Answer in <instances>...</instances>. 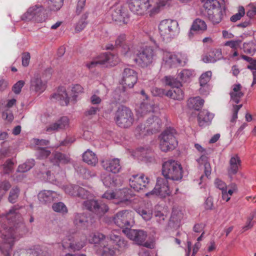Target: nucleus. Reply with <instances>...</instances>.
Instances as JSON below:
<instances>
[{
	"mask_svg": "<svg viewBox=\"0 0 256 256\" xmlns=\"http://www.w3.org/2000/svg\"><path fill=\"white\" fill-rule=\"evenodd\" d=\"M203 6L205 10L204 14L213 24L220 23L225 14L224 8L218 0H204Z\"/></svg>",
	"mask_w": 256,
	"mask_h": 256,
	"instance_id": "obj_3",
	"label": "nucleus"
},
{
	"mask_svg": "<svg viewBox=\"0 0 256 256\" xmlns=\"http://www.w3.org/2000/svg\"><path fill=\"white\" fill-rule=\"evenodd\" d=\"M162 174L164 179L178 180L182 178V168L177 162L169 160L162 164Z\"/></svg>",
	"mask_w": 256,
	"mask_h": 256,
	"instance_id": "obj_6",
	"label": "nucleus"
},
{
	"mask_svg": "<svg viewBox=\"0 0 256 256\" xmlns=\"http://www.w3.org/2000/svg\"><path fill=\"white\" fill-rule=\"evenodd\" d=\"M162 60V64L168 68H175L178 65L184 66L188 60L186 54L181 52L176 54L165 52Z\"/></svg>",
	"mask_w": 256,
	"mask_h": 256,
	"instance_id": "obj_8",
	"label": "nucleus"
},
{
	"mask_svg": "<svg viewBox=\"0 0 256 256\" xmlns=\"http://www.w3.org/2000/svg\"><path fill=\"white\" fill-rule=\"evenodd\" d=\"M156 56L154 49L150 46H146L137 54L134 60L142 67H147L152 64Z\"/></svg>",
	"mask_w": 256,
	"mask_h": 256,
	"instance_id": "obj_17",
	"label": "nucleus"
},
{
	"mask_svg": "<svg viewBox=\"0 0 256 256\" xmlns=\"http://www.w3.org/2000/svg\"><path fill=\"white\" fill-rule=\"evenodd\" d=\"M77 189L78 190L76 191V196H78L82 198H88L90 193L88 190H86L84 188H82L78 186Z\"/></svg>",
	"mask_w": 256,
	"mask_h": 256,
	"instance_id": "obj_57",
	"label": "nucleus"
},
{
	"mask_svg": "<svg viewBox=\"0 0 256 256\" xmlns=\"http://www.w3.org/2000/svg\"><path fill=\"white\" fill-rule=\"evenodd\" d=\"M24 84V82L23 80H19L16 82L12 86V91L16 94H19L22 90V88Z\"/></svg>",
	"mask_w": 256,
	"mask_h": 256,
	"instance_id": "obj_60",
	"label": "nucleus"
},
{
	"mask_svg": "<svg viewBox=\"0 0 256 256\" xmlns=\"http://www.w3.org/2000/svg\"><path fill=\"white\" fill-rule=\"evenodd\" d=\"M73 222L77 227L85 229L88 226V218L84 213H76L74 216Z\"/></svg>",
	"mask_w": 256,
	"mask_h": 256,
	"instance_id": "obj_31",
	"label": "nucleus"
},
{
	"mask_svg": "<svg viewBox=\"0 0 256 256\" xmlns=\"http://www.w3.org/2000/svg\"><path fill=\"white\" fill-rule=\"evenodd\" d=\"M78 188V186L73 184H68L64 186L66 193L73 196H76Z\"/></svg>",
	"mask_w": 256,
	"mask_h": 256,
	"instance_id": "obj_55",
	"label": "nucleus"
},
{
	"mask_svg": "<svg viewBox=\"0 0 256 256\" xmlns=\"http://www.w3.org/2000/svg\"><path fill=\"white\" fill-rule=\"evenodd\" d=\"M42 2V0H38ZM46 9L50 11H58L62 7L64 0H46Z\"/></svg>",
	"mask_w": 256,
	"mask_h": 256,
	"instance_id": "obj_41",
	"label": "nucleus"
},
{
	"mask_svg": "<svg viewBox=\"0 0 256 256\" xmlns=\"http://www.w3.org/2000/svg\"><path fill=\"white\" fill-rule=\"evenodd\" d=\"M171 190L170 188L168 180L163 178H158L154 188L151 191L146 192L147 197L158 196L161 198H165L170 196Z\"/></svg>",
	"mask_w": 256,
	"mask_h": 256,
	"instance_id": "obj_12",
	"label": "nucleus"
},
{
	"mask_svg": "<svg viewBox=\"0 0 256 256\" xmlns=\"http://www.w3.org/2000/svg\"><path fill=\"white\" fill-rule=\"evenodd\" d=\"M28 256H48L46 252L44 251L40 246H35L26 251Z\"/></svg>",
	"mask_w": 256,
	"mask_h": 256,
	"instance_id": "obj_45",
	"label": "nucleus"
},
{
	"mask_svg": "<svg viewBox=\"0 0 256 256\" xmlns=\"http://www.w3.org/2000/svg\"><path fill=\"white\" fill-rule=\"evenodd\" d=\"M62 250H68L73 252L79 251L86 245L85 238L68 236L61 242Z\"/></svg>",
	"mask_w": 256,
	"mask_h": 256,
	"instance_id": "obj_15",
	"label": "nucleus"
},
{
	"mask_svg": "<svg viewBox=\"0 0 256 256\" xmlns=\"http://www.w3.org/2000/svg\"><path fill=\"white\" fill-rule=\"evenodd\" d=\"M114 121L122 128H128L134 122V116L132 110L126 106L119 107L115 113Z\"/></svg>",
	"mask_w": 256,
	"mask_h": 256,
	"instance_id": "obj_7",
	"label": "nucleus"
},
{
	"mask_svg": "<svg viewBox=\"0 0 256 256\" xmlns=\"http://www.w3.org/2000/svg\"><path fill=\"white\" fill-rule=\"evenodd\" d=\"M192 30L195 29V30L198 32H204L207 29V25L206 22L200 18H196L195 20L192 25Z\"/></svg>",
	"mask_w": 256,
	"mask_h": 256,
	"instance_id": "obj_46",
	"label": "nucleus"
},
{
	"mask_svg": "<svg viewBox=\"0 0 256 256\" xmlns=\"http://www.w3.org/2000/svg\"><path fill=\"white\" fill-rule=\"evenodd\" d=\"M242 41L240 40H230L225 43V46H229L232 48L236 49L240 47Z\"/></svg>",
	"mask_w": 256,
	"mask_h": 256,
	"instance_id": "obj_64",
	"label": "nucleus"
},
{
	"mask_svg": "<svg viewBox=\"0 0 256 256\" xmlns=\"http://www.w3.org/2000/svg\"><path fill=\"white\" fill-rule=\"evenodd\" d=\"M59 194L55 191L43 190L38 194L39 201L43 204H50L58 198Z\"/></svg>",
	"mask_w": 256,
	"mask_h": 256,
	"instance_id": "obj_26",
	"label": "nucleus"
},
{
	"mask_svg": "<svg viewBox=\"0 0 256 256\" xmlns=\"http://www.w3.org/2000/svg\"><path fill=\"white\" fill-rule=\"evenodd\" d=\"M122 48V52L127 57H130L134 54V51L132 47H130L127 44H124L121 46Z\"/></svg>",
	"mask_w": 256,
	"mask_h": 256,
	"instance_id": "obj_56",
	"label": "nucleus"
},
{
	"mask_svg": "<svg viewBox=\"0 0 256 256\" xmlns=\"http://www.w3.org/2000/svg\"><path fill=\"white\" fill-rule=\"evenodd\" d=\"M70 126V120L67 116H62L55 122L50 124L46 128L47 132L58 131L68 128Z\"/></svg>",
	"mask_w": 256,
	"mask_h": 256,
	"instance_id": "obj_28",
	"label": "nucleus"
},
{
	"mask_svg": "<svg viewBox=\"0 0 256 256\" xmlns=\"http://www.w3.org/2000/svg\"><path fill=\"white\" fill-rule=\"evenodd\" d=\"M46 82L42 80L40 74H36L30 80V90L32 92L40 95L46 90Z\"/></svg>",
	"mask_w": 256,
	"mask_h": 256,
	"instance_id": "obj_22",
	"label": "nucleus"
},
{
	"mask_svg": "<svg viewBox=\"0 0 256 256\" xmlns=\"http://www.w3.org/2000/svg\"><path fill=\"white\" fill-rule=\"evenodd\" d=\"M51 152L46 148L38 147L36 152V156L39 159H44L46 158Z\"/></svg>",
	"mask_w": 256,
	"mask_h": 256,
	"instance_id": "obj_54",
	"label": "nucleus"
},
{
	"mask_svg": "<svg viewBox=\"0 0 256 256\" xmlns=\"http://www.w3.org/2000/svg\"><path fill=\"white\" fill-rule=\"evenodd\" d=\"M122 232L128 238L134 242L136 244L142 245L148 248H152V244L150 243L145 242L148 236L146 232L140 230L130 228L123 230Z\"/></svg>",
	"mask_w": 256,
	"mask_h": 256,
	"instance_id": "obj_13",
	"label": "nucleus"
},
{
	"mask_svg": "<svg viewBox=\"0 0 256 256\" xmlns=\"http://www.w3.org/2000/svg\"><path fill=\"white\" fill-rule=\"evenodd\" d=\"M242 58L250 62V64L248 66V69L250 70H252L253 69L256 70V60L245 55H242Z\"/></svg>",
	"mask_w": 256,
	"mask_h": 256,
	"instance_id": "obj_59",
	"label": "nucleus"
},
{
	"mask_svg": "<svg viewBox=\"0 0 256 256\" xmlns=\"http://www.w3.org/2000/svg\"><path fill=\"white\" fill-rule=\"evenodd\" d=\"M126 36L125 34H120L116 40L115 46H121L122 45L126 43Z\"/></svg>",
	"mask_w": 256,
	"mask_h": 256,
	"instance_id": "obj_61",
	"label": "nucleus"
},
{
	"mask_svg": "<svg viewBox=\"0 0 256 256\" xmlns=\"http://www.w3.org/2000/svg\"><path fill=\"white\" fill-rule=\"evenodd\" d=\"M212 76V72L210 71L202 74L200 78V84L201 88L200 89V92L203 93L202 87H207V84L210 81Z\"/></svg>",
	"mask_w": 256,
	"mask_h": 256,
	"instance_id": "obj_47",
	"label": "nucleus"
},
{
	"mask_svg": "<svg viewBox=\"0 0 256 256\" xmlns=\"http://www.w3.org/2000/svg\"><path fill=\"white\" fill-rule=\"evenodd\" d=\"M83 160L89 165L95 166L98 162L96 154L92 151L88 150L82 155Z\"/></svg>",
	"mask_w": 256,
	"mask_h": 256,
	"instance_id": "obj_40",
	"label": "nucleus"
},
{
	"mask_svg": "<svg viewBox=\"0 0 256 256\" xmlns=\"http://www.w3.org/2000/svg\"><path fill=\"white\" fill-rule=\"evenodd\" d=\"M34 165V160L33 159L28 160L24 163L18 166L17 170L20 172H26L30 170Z\"/></svg>",
	"mask_w": 256,
	"mask_h": 256,
	"instance_id": "obj_49",
	"label": "nucleus"
},
{
	"mask_svg": "<svg viewBox=\"0 0 256 256\" xmlns=\"http://www.w3.org/2000/svg\"><path fill=\"white\" fill-rule=\"evenodd\" d=\"M241 160L238 154L232 156L229 162V167L228 169V174L230 176L236 174L241 166Z\"/></svg>",
	"mask_w": 256,
	"mask_h": 256,
	"instance_id": "obj_32",
	"label": "nucleus"
},
{
	"mask_svg": "<svg viewBox=\"0 0 256 256\" xmlns=\"http://www.w3.org/2000/svg\"><path fill=\"white\" fill-rule=\"evenodd\" d=\"M152 134L154 133L152 130L142 124H138L134 130V135L138 138H141Z\"/></svg>",
	"mask_w": 256,
	"mask_h": 256,
	"instance_id": "obj_38",
	"label": "nucleus"
},
{
	"mask_svg": "<svg viewBox=\"0 0 256 256\" xmlns=\"http://www.w3.org/2000/svg\"><path fill=\"white\" fill-rule=\"evenodd\" d=\"M119 59L117 55L108 52L102 55L98 59L88 63L86 66L88 69L92 70L99 64L113 66L116 65Z\"/></svg>",
	"mask_w": 256,
	"mask_h": 256,
	"instance_id": "obj_16",
	"label": "nucleus"
},
{
	"mask_svg": "<svg viewBox=\"0 0 256 256\" xmlns=\"http://www.w3.org/2000/svg\"><path fill=\"white\" fill-rule=\"evenodd\" d=\"M213 118V114L210 113L208 110H201L198 116L200 126H206L209 125Z\"/></svg>",
	"mask_w": 256,
	"mask_h": 256,
	"instance_id": "obj_33",
	"label": "nucleus"
},
{
	"mask_svg": "<svg viewBox=\"0 0 256 256\" xmlns=\"http://www.w3.org/2000/svg\"><path fill=\"white\" fill-rule=\"evenodd\" d=\"M112 20L117 24L122 25L128 22V18L127 12L122 6H112L110 10Z\"/></svg>",
	"mask_w": 256,
	"mask_h": 256,
	"instance_id": "obj_21",
	"label": "nucleus"
},
{
	"mask_svg": "<svg viewBox=\"0 0 256 256\" xmlns=\"http://www.w3.org/2000/svg\"><path fill=\"white\" fill-rule=\"evenodd\" d=\"M23 209L22 206L14 205L0 216V236L6 243L0 246L2 256H10V250L17 237L28 232L20 214Z\"/></svg>",
	"mask_w": 256,
	"mask_h": 256,
	"instance_id": "obj_1",
	"label": "nucleus"
},
{
	"mask_svg": "<svg viewBox=\"0 0 256 256\" xmlns=\"http://www.w3.org/2000/svg\"><path fill=\"white\" fill-rule=\"evenodd\" d=\"M242 86L240 84H234L232 86V90L230 92L231 100L236 104H238L240 99L244 96V93L241 90Z\"/></svg>",
	"mask_w": 256,
	"mask_h": 256,
	"instance_id": "obj_35",
	"label": "nucleus"
},
{
	"mask_svg": "<svg viewBox=\"0 0 256 256\" xmlns=\"http://www.w3.org/2000/svg\"><path fill=\"white\" fill-rule=\"evenodd\" d=\"M204 100L200 96L191 98L188 100V107L191 109L198 110L203 106Z\"/></svg>",
	"mask_w": 256,
	"mask_h": 256,
	"instance_id": "obj_42",
	"label": "nucleus"
},
{
	"mask_svg": "<svg viewBox=\"0 0 256 256\" xmlns=\"http://www.w3.org/2000/svg\"><path fill=\"white\" fill-rule=\"evenodd\" d=\"M176 130L172 128L166 129L160 136V146L163 152H168L174 150L178 144V142L174 136Z\"/></svg>",
	"mask_w": 256,
	"mask_h": 256,
	"instance_id": "obj_9",
	"label": "nucleus"
},
{
	"mask_svg": "<svg viewBox=\"0 0 256 256\" xmlns=\"http://www.w3.org/2000/svg\"><path fill=\"white\" fill-rule=\"evenodd\" d=\"M136 210L146 221L150 220L152 218V213L150 210L140 208H137Z\"/></svg>",
	"mask_w": 256,
	"mask_h": 256,
	"instance_id": "obj_52",
	"label": "nucleus"
},
{
	"mask_svg": "<svg viewBox=\"0 0 256 256\" xmlns=\"http://www.w3.org/2000/svg\"><path fill=\"white\" fill-rule=\"evenodd\" d=\"M20 194V188L17 186H14L10 190L8 196V201L12 204L17 202Z\"/></svg>",
	"mask_w": 256,
	"mask_h": 256,
	"instance_id": "obj_50",
	"label": "nucleus"
},
{
	"mask_svg": "<svg viewBox=\"0 0 256 256\" xmlns=\"http://www.w3.org/2000/svg\"><path fill=\"white\" fill-rule=\"evenodd\" d=\"M101 180L106 187H112L117 186L116 179L110 174L103 173L101 174Z\"/></svg>",
	"mask_w": 256,
	"mask_h": 256,
	"instance_id": "obj_44",
	"label": "nucleus"
},
{
	"mask_svg": "<svg viewBox=\"0 0 256 256\" xmlns=\"http://www.w3.org/2000/svg\"><path fill=\"white\" fill-rule=\"evenodd\" d=\"M242 48L245 53L253 56L256 52V43L253 41L244 42Z\"/></svg>",
	"mask_w": 256,
	"mask_h": 256,
	"instance_id": "obj_48",
	"label": "nucleus"
},
{
	"mask_svg": "<svg viewBox=\"0 0 256 256\" xmlns=\"http://www.w3.org/2000/svg\"><path fill=\"white\" fill-rule=\"evenodd\" d=\"M47 10L40 4H36L30 7L24 14L22 19L24 20H34L38 22H42L46 19L44 12Z\"/></svg>",
	"mask_w": 256,
	"mask_h": 256,
	"instance_id": "obj_14",
	"label": "nucleus"
},
{
	"mask_svg": "<svg viewBox=\"0 0 256 256\" xmlns=\"http://www.w3.org/2000/svg\"><path fill=\"white\" fill-rule=\"evenodd\" d=\"M158 30L160 37L166 42L176 38L180 31L178 22L170 19L162 20L159 24Z\"/></svg>",
	"mask_w": 256,
	"mask_h": 256,
	"instance_id": "obj_4",
	"label": "nucleus"
},
{
	"mask_svg": "<svg viewBox=\"0 0 256 256\" xmlns=\"http://www.w3.org/2000/svg\"><path fill=\"white\" fill-rule=\"evenodd\" d=\"M52 208L55 212L60 213L62 214H66L68 212L67 207L64 203L62 202L54 203L52 205Z\"/></svg>",
	"mask_w": 256,
	"mask_h": 256,
	"instance_id": "obj_51",
	"label": "nucleus"
},
{
	"mask_svg": "<svg viewBox=\"0 0 256 256\" xmlns=\"http://www.w3.org/2000/svg\"><path fill=\"white\" fill-rule=\"evenodd\" d=\"M130 186L134 190L139 192L151 187L150 178L144 175H133L130 179Z\"/></svg>",
	"mask_w": 256,
	"mask_h": 256,
	"instance_id": "obj_18",
	"label": "nucleus"
},
{
	"mask_svg": "<svg viewBox=\"0 0 256 256\" xmlns=\"http://www.w3.org/2000/svg\"><path fill=\"white\" fill-rule=\"evenodd\" d=\"M132 196L131 190L123 188L116 191V200H118V204H127L130 200Z\"/></svg>",
	"mask_w": 256,
	"mask_h": 256,
	"instance_id": "obj_29",
	"label": "nucleus"
},
{
	"mask_svg": "<svg viewBox=\"0 0 256 256\" xmlns=\"http://www.w3.org/2000/svg\"><path fill=\"white\" fill-rule=\"evenodd\" d=\"M14 163L11 159L7 160L2 165L3 172L4 174H10L14 170Z\"/></svg>",
	"mask_w": 256,
	"mask_h": 256,
	"instance_id": "obj_53",
	"label": "nucleus"
},
{
	"mask_svg": "<svg viewBox=\"0 0 256 256\" xmlns=\"http://www.w3.org/2000/svg\"><path fill=\"white\" fill-rule=\"evenodd\" d=\"M222 54L220 50L216 49L212 50L208 54L204 56L202 60L204 62H215L222 58Z\"/></svg>",
	"mask_w": 256,
	"mask_h": 256,
	"instance_id": "obj_36",
	"label": "nucleus"
},
{
	"mask_svg": "<svg viewBox=\"0 0 256 256\" xmlns=\"http://www.w3.org/2000/svg\"><path fill=\"white\" fill-rule=\"evenodd\" d=\"M194 72L192 70L184 69L178 73L176 80H180L181 83L185 82L190 80L194 76Z\"/></svg>",
	"mask_w": 256,
	"mask_h": 256,
	"instance_id": "obj_43",
	"label": "nucleus"
},
{
	"mask_svg": "<svg viewBox=\"0 0 256 256\" xmlns=\"http://www.w3.org/2000/svg\"><path fill=\"white\" fill-rule=\"evenodd\" d=\"M166 84L171 86L172 88L168 90L166 95L174 100H180L184 98V94L180 88L182 86L181 82L171 76H166L164 77Z\"/></svg>",
	"mask_w": 256,
	"mask_h": 256,
	"instance_id": "obj_10",
	"label": "nucleus"
},
{
	"mask_svg": "<svg viewBox=\"0 0 256 256\" xmlns=\"http://www.w3.org/2000/svg\"><path fill=\"white\" fill-rule=\"evenodd\" d=\"M114 224L124 230L130 229L134 224L133 213L128 210H123L118 212L113 217Z\"/></svg>",
	"mask_w": 256,
	"mask_h": 256,
	"instance_id": "obj_11",
	"label": "nucleus"
},
{
	"mask_svg": "<svg viewBox=\"0 0 256 256\" xmlns=\"http://www.w3.org/2000/svg\"><path fill=\"white\" fill-rule=\"evenodd\" d=\"M156 106L148 100H144L136 108V114L138 118H147L156 112Z\"/></svg>",
	"mask_w": 256,
	"mask_h": 256,
	"instance_id": "obj_24",
	"label": "nucleus"
},
{
	"mask_svg": "<svg viewBox=\"0 0 256 256\" xmlns=\"http://www.w3.org/2000/svg\"><path fill=\"white\" fill-rule=\"evenodd\" d=\"M70 161V158L64 154L56 152L52 154L50 162L54 166H58L59 164H66Z\"/></svg>",
	"mask_w": 256,
	"mask_h": 256,
	"instance_id": "obj_39",
	"label": "nucleus"
},
{
	"mask_svg": "<svg viewBox=\"0 0 256 256\" xmlns=\"http://www.w3.org/2000/svg\"><path fill=\"white\" fill-rule=\"evenodd\" d=\"M151 92L154 96H162L166 94L164 89L157 87L152 88Z\"/></svg>",
	"mask_w": 256,
	"mask_h": 256,
	"instance_id": "obj_63",
	"label": "nucleus"
},
{
	"mask_svg": "<svg viewBox=\"0 0 256 256\" xmlns=\"http://www.w3.org/2000/svg\"><path fill=\"white\" fill-rule=\"evenodd\" d=\"M83 92V88L80 84L74 85L72 88V96L71 100L74 103L76 102L77 97L78 94ZM52 98L58 102L61 106H68L69 104L70 98L68 96L66 89L63 87L59 88L57 92L52 96Z\"/></svg>",
	"mask_w": 256,
	"mask_h": 256,
	"instance_id": "obj_5",
	"label": "nucleus"
},
{
	"mask_svg": "<svg viewBox=\"0 0 256 256\" xmlns=\"http://www.w3.org/2000/svg\"><path fill=\"white\" fill-rule=\"evenodd\" d=\"M245 14L244 8L243 6H240L238 8V13L232 16L230 18V20L232 22H236L238 20H240L242 17Z\"/></svg>",
	"mask_w": 256,
	"mask_h": 256,
	"instance_id": "obj_58",
	"label": "nucleus"
},
{
	"mask_svg": "<svg viewBox=\"0 0 256 256\" xmlns=\"http://www.w3.org/2000/svg\"><path fill=\"white\" fill-rule=\"evenodd\" d=\"M167 2L164 0H130L128 8L133 13L144 14L150 9V16L158 13Z\"/></svg>",
	"mask_w": 256,
	"mask_h": 256,
	"instance_id": "obj_2",
	"label": "nucleus"
},
{
	"mask_svg": "<svg viewBox=\"0 0 256 256\" xmlns=\"http://www.w3.org/2000/svg\"><path fill=\"white\" fill-rule=\"evenodd\" d=\"M146 124L152 130V132L156 133L160 130L162 122L160 118L156 115V112L146 118Z\"/></svg>",
	"mask_w": 256,
	"mask_h": 256,
	"instance_id": "obj_27",
	"label": "nucleus"
},
{
	"mask_svg": "<svg viewBox=\"0 0 256 256\" xmlns=\"http://www.w3.org/2000/svg\"><path fill=\"white\" fill-rule=\"evenodd\" d=\"M162 208L158 205L155 206L154 210V216L156 222L160 225H164L166 222V215L161 210Z\"/></svg>",
	"mask_w": 256,
	"mask_h": 256,
	"instance_id": "obj_37",
	"label": "nucleus"
},
{
	"mask_svg": "<svg viewBox=\"0 0 256 256\" xmlns=\"http://www.w3.org/2000/svg\"><path fill=\"white\" fill-rule=\"evenodd\" d=\"M25 178L26 174L23 172H18V170H16V172L12 176L14 180L16 182H22Z\"/></svg>",
	"mask_w": 256,
	"mask_h": 256,
	"instance_id": "obj_62",
	"label": "nucleus"
},
{
	"mask_svg": "<svg viewBox=\"0 0 256 256\" xmlns=\"http://www.w3.org/2000/svg\"><path fill=\"white\" fill-rule=\"evenodd\" d=\"M89 242L98 244L100 248L97 250V254H102V249L104 248H109L106 244V236L102 233L96 232L90 234L88 238Z\"/></svg>",
	"mask_w": 256,
	"mask_h": 256,
	"instance_id": "obj_25",
	"label": "nucleus"
},
{
	"mask_svg": "<svg viewBox=\"0 0 256 256\" xmlns=\"http://www.w3.org/2000/svg\"><path fill=\"white\" fill-rule=\"evenodd\" d=\"M16 100L14 98L8 100L6 102L4 100H0V110L2 118L8 122H11L14 119V116L10 108L16 106Z\"/></svg>",
	"mask_w": 256,
	"mask_h": 256,
	"instance_id": "obj_19",
	"label": "nucleus"
},
{
	"mask_svg": "<svg viewBox=\"0 0 256 256\" xmlns=\"http://www.w3.org/2000/svg\"><path fill=\"white\" fill-rule=\"evenodd\" d=\"M84 206L88 210L100 216L104 215L108 210V206L101 200H88L84 202Z\"/></svg>",
	"mask_w": 256,
	"mask_h": 256,
	"instance_id": "obj_20",
	"label": "nucleus"
},
{
	"mask_svg": "<svg viewBox=\"0 0 256 256\" xmlns=\"http://www.w3.org/2000/svg\"><path fill=\"white\" fill-rule=\"evenodd\" d=\"M108 238L112 244L116 245L117 246L116 248L120 250H124L128 246L126 240L114 232L110 234Z\"/></svg>",
	"mask_w": 256,
	"mask_h": 256,
	"instance_id": "obj_34",
	"label": "nucleus"
},
{
	"mask_svg": "<svg viewBox=\"0 0 256 256\" xmlns=\"http://www.w3.org/2000/svg\"><path fill=\"white\" fill-rule=\"evenodd\" d=\"M138 80L137 72L130 68H125L122 74L121 84L124 86L132 88Z\"/></svg>",
	"mask_w": 256,
	"mask_h": 256,
	"instance_id": "obj_23",
	"label": "nucleus"
},
{
	"mask_svg": "<svg viewBox=\"0 0 256 256\" xmlns=\"http://www.w3.org/2000/svg\"><path fill=\"white\" fill-rule=\"evenodd\" d=\"M102 164L106 170L114 174L118 172L121 168L120 160L118 158L102 161Z\"/></svg>",
	"mask_w": 256,
	"mask_h": 256,
	"instance_id": "obj_30",
	"label": "nucleus"
}]
</instances>
